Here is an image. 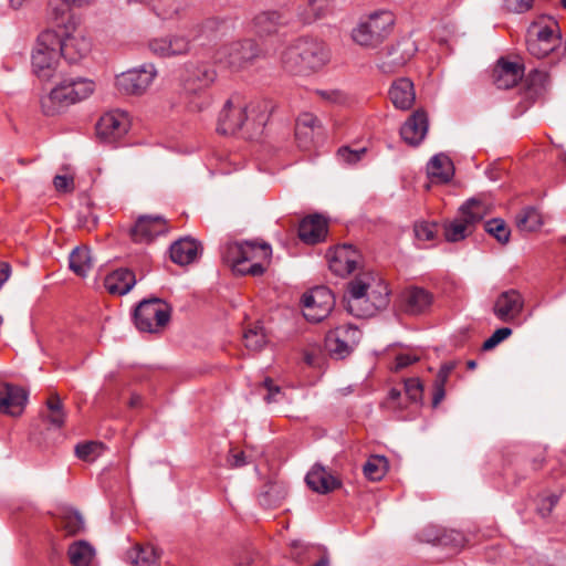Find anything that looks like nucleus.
Returning <instances> with one entry per match:
<instances>
[{
  "mask_svg": "<svg viewBox=\"0 0 566 566\" xmlns=\"http://www.w3.org/2000/svg\"><path fill=\"white\" fill-rule=\"evenodd\" d=\"M389 294L388 285L380 275L373 271H363L347 283L345 307L355 317H371L387 307Z\"/></svg>",
  "mask_w": 566,
  "mask_h": 566,
  "instance_id": "obj_1",
  "label": "nucleus"
},
{
  "mask_svg": "<svg viewBox=\"0 0 566 566\" xmlns=\"http://www.w3.org/2000/svg\"><path fill=\"white\" fill-rule=\"evenodd\" d=\"M95 90L93 81L85 77H64L46 95L41 96L40 106L45 116H54L69 106L90 97Z\"/></svg>",
  "mask_w": 566,
  "mask_h": 566,
  "instance_id": "obj_2",
  "label": "nucleus"
},
{
  "mask_svg": "<svg viewBox=\"0 0 566 566\" xmlns=\"http://www.w3.org/2000/svg\"><path fill=\"white\" fill-rule=\"evenodd\" d=\"M272 249L268 243L251 241L228 243L222 252L223 260L241 275L260 276L264 273V262L269 261Z\"/></svg>",
  "mask_w": 566,
  "mask_h": 566,
  "instance_id": "obj_3",
  "label": "nucleus"
},
{
  "mask_svg": "<svg viewBox=\"0 0 566 566\" xmlns=\"http://www.w3.org/2000/svg\"><path fill=\"white\" fill-rule=\"evenodd\" d=\"M396 17L390 10H376L369 13L352 31V39L364 48H377L392 32Z\"/></svg>",
  "mask_w": 566,
  "mask_h": 566,
  "instance_id": "obj_4",
  "label": "nucleus"
},
{
  "mask_svg": "<svg viewBox=\"0 0 566 566\" xmlns=\"http://www.w3.org/2000/svg\"><path fill=\"white\" fill-rule=\"evenodd\" d=\"M560 32L557 21L548 15L534 20L526 32V45L531 55L543 59L560 44Z\"/></svg>",
  "mask_w": 566,
  "mask_h": 566,
  "instance_id": "obj_5",
  "label": "nucleus"
},
{
  "mask_svg": "<svg viewBox=\"0 0 566 566\" xmlns=\"http://www.w3.org/2000/svg\"><path fill=\"white\" fill-rule=\"evenodd\" d=\"M59 44V33L53 29H46L38 36L32 53V69L42 81L51 80L57 70L61 57Z\"/></svg>",
  "mask_w": 566,
  "mask_h": 566,
  "instance_id": "obj_6",
  "label": "nucleus"
},
{
  "mask_svg": "<svg viewBox=\"0 0 566 566\" xmlns=\"http://www.w3.org/2000/svg\"><path fill=\"white\" fill-rule=\"evenodd\" d=\"M170 306L160 298L154 297L142 301L134 313L136 327L140 332L158 333L169 322Z\"/></svg>",
  "mask_w": 566,
  "mask_h": 566,
  "instance_id": "obj_7",
  "label": "nucleus"
},
{
  "mask_svg": "<svg viewBox=\"0 0 566 566\" xmlns=\"http://www.w3.org/2000/svg\"><path fill=\"white\" fill-rule=\"evenodd\" d=\"M259 52L253 40L233 41L218 49L216 60L229 70L238 72L250 66L259 56Z\"/></svg>",
  "mask_w": 566,
  "mask_h": 566,
  "instance_id": "obj_8",
  "label": "nucleus"
},
{
  "mask_svg": "<svg viewBox=\"0 0 566 566\" xmlns=\"http://www.w3.org/2000/svg\"><path fill=\"white\" fill-rule=\"evenodd\" d=\"M59 33V52L69 63H77L91 52V41L85 36L78 24H65Z\"/></svg>",
  "mask_w": 566,
  "mask_h": 566,
  "instance_id": "obj_9",
  "label": "nucleus"
},
{
  "mask_svg": "<svg viewBox=\"0 0 566 566\" xmlns=\"http://www.w3.org/2000/svg\"><path fill=\"white\" fill-rule=\"evenodd\" d=\"M304 317L313 323L326 318L335 306V296L326 286H316L302 298Z\"/></svg>",
  "mask_w": 566,
  "mask_h": 566,
  "instance_id": "obj_10",
  "label": "nucleus"
},
{
  "mask_svg": "<svg viewBox=\"0 0 566 566\" xmlns=\"http://www.w3.org/2000/svg\"><path fill=\"white\" fill-rule=\"evenodd\" d=\"M360 332L350 324L329 331L325 337V347L332 357H347L358 344Z\"/></svg>",
  "mask_w": 566,
  "mask_h": 566,
  "instance_id": "obj_11",
  "label": "nucleus"
},
{
  "mask_svg": "<svg viewBox=\"0 0 566 566\" xmlns=\"http://www.w3.org/2000/svg\"><path fill=\"white\" fill-rule=\"evenodd\" d=\"M217 72L205 63L188 62L184 65L180 82L189 94H197L212 85Z\"/></svg>",
  "mask_w": 566,
  "mask_h": 566,
  "instance_id": "obj_12",
  "label": "nucleus"
},
{
  "mask_svg": "<svg viewBox=\"0 0 566 566\" xmlns=\"http://www.w3.org/2000/svg\"><path fill=\"white\" fill-rule=\"evenodd\" d=\"M157 71L154 65H144L119 74L116 77V87L119 92L129 95H142L151 85Z\"/></svg>",
  "mask_w": 566,
  "mask_h": 566,
  "instance_id": "obj_13",
  "label": "nucleus"
},
{
  "mask_svg": "<svg viewBox=\"0 0 566 566\" xmlns=\"http://www.w3.org/2000/svg\"><path fill=\"white\" fill-rule=\"evenodd\" d=\"M249 116L245 104L239 96L229 98L218 117V132L224 135L234 134L247 124Z\"/></svg>",
  "mask_w": 566,
  "mask_h": 566,
  "instance_id": "obj_14",
  "label": "nucleus"
},
{
  "mask_svg": "<svg viewBox=\"0 0 566 566\" xmlns=\"http://www.w3.org/2000/svg\"><path fill=\"white\" fill-rule=\"evenodd\" d=\"M148 49L159 57L185 56L191 51V40L189 36L178 33L168 34L150 39Z\"/></svg>",
  "mask_w": 566,
  "mask_h": 566,
  "instance_id": "obj_15",
  "label": "nucleus"
},
{
  "mask_svg": "<svg viewBox=\"0 0 566 566\" xmlns=\"http://www.w3.org/2000/svg\"><path fill=\"white\" fill-rule=\"evenodd\" d=\"M130 122L126 112L116 109L105 113L96 124L97 136L106 142L114 143L128 132Z\"/></svg>",
  "mask_w": 566,
  "mask_h": 566,
  "instance_id": "obj_16",
  "label": "nucleus"
},
{
  "mask_svg": "<svg viewBox=\"0 0 566 566\" xmlns=\"http://www.w3.org/2000/svg\"><path fill=\"white\" fill-rule=\"evenodd\" d=\"M28 402V392L20 386L0 380V413L20 417Z\"/></svg>",
  "mask_w": 566,
  "mask_h": 566,
  "instance_id": "obj_17",
  "label": "nucleus"
},
{
  "mask_svg": "<svg viewBox=\"0 0 566 566\" xmlns=\"http://www.w3.org/2000/svg\"><path fill=\"white\" fill-rule=\"evenodd\" d=\"M329 269L338 276L350 274L359 264L360 254L350 244L338 245L327 253Z\"/></svg>",
  "mask_w": 566,
  "mask_h": 566,
  "instance_id": "obj_18",
  "label": "nucleus"
},
{
  "mask_svg": "<svg viewBox=\"0 0 566 566\" xmlns=\"http://www.w3.org/2000/svg\"><path fill=\"white\" fill-rule=\"evenodd\" d=\"M168 232L167 221L160 216H142L137 219L129 234L136 243H149L156 237Z\"/></svg>",
  "mask_w": 566,
  "mask_h": 566,
  "instance_id": "obj_19",
  "label": "nucleus"
},
{
  "mask_svg": "<svg viewBox=\"0 0 566 566\" xmlns=\"http://www.w3.org/2000/svg\"><path fill=\"white\" fill-rule=\"evenodd\" d=\"M290 23V15L285 10H264L254 15L253 31L260 36L272 35Z\"/></svg>",
  "mask_w": 566,
  "mask_h": 566,
  "instance_id": "obj_20",
  "label": "nucleus"
},
{
  "mask_svg": "<svg viewBox=\"0 0 566 566\" xmlns=\"http://www.w3.org/2000/svg\"><path fill=\"white\" fill-rule=\"evenodd\" d=\"M303 48V75L321 70L328 62V52L323 42L301 38Z\"/></svg>",
  "mask_w": 566,
  "mask_h": 566,
  "instance_id": "obj_21",
  "label": "nucleus"
},
{
  "mask_svg": "<svg viewBox=\"0 0 566 566\" xmlns=\"http://www.w3.org/2000/svg\"><path fill=\"white\" fill-rule=\"evenodd\" d=\"M524 298L514 289L502 292L493 306L494 315L502 322H510L516 318L523 311Z\"/></svg>",
  "mask_w": 566,
  "mask_h": 566,
  "instance_id": "obj_22",
  "label": "nucleus"
},
{
  "mask_svg": "<svg viewBox=\"0 0 566 566\" xmlns=\"http://www.w3.org/2000/svg\"><path fill=\"white\" fill-rule=\"evenodd\" d=\"M415 52L416 46L412 41L401 40L382 55L379 67L386 73L396 72L413 56Z\"/></svg>",
  "mask_w": 566,
  "mask_h": 566,
  "instance_id": "obj_23",
  "label": "nucleus"
},
{
  "mask_svg": "<svg viewBox=\"0 0 566 566\" xmlns=\"http://www.w3.org/2000/svg\"><path fill=\"white\" fill-rule=\"evenodd\" d=\"M428 114L422 108L415 111L400 128L401 138L409 145H419L427 135Z\"/></svg>",
  "mask_w": 566,
  "mask_h": 566,
  "instance_id": "obj_24",
  "label": "nucleus"
},
{
  "mask_svg": "<svg viewBox=\"0 0 566 566\" xmlns=\"http://www.w3.org/2000/svg\"><path fill=\"white\" fill-rule=\"evenodd\" d=\"M226 23L219 18H207L198 21L189 29L191 42L208 44L224 34Z\"/></svg>",
  "mask_w": 566,
  "mask_h": 566,
  "instance_id": "obj_25",
  "label": "nucleus"
},
{
  "mask_svg": "<svg viewBox=\"0 0 566 566\" xmlns=\"http://www.w3.org/2000/svg\"><path fill=\"white\" fill-rule=\"evenodd\" d=\"M523 66L501 57L492 72L493 83L497 88L509 90L515 86L523 77Z\"/></svg>",
  "mask_w": 566,
  "mask_h": 566,
  "instance_id": "obj_26",
  "label": "nucleus"
},
{
  "mask_svg": "<svg viewBox=\"0 0 566 566\" xmlns=\"http://www.w3.org/2000/svg\"><path fill=\"white\" fill-rule=\"evenodd\" d=\"M327 221L319 214L305 217L298 226V238L306 244H316L325 240Z\"/></svg>",
  "mask_w": 566,
  "mask_h": 566,
  "instance_id": "obj_27",
  "label": "nucleus"
},
{
  "mask_svg": "<svg viewBox=\"0 0 566 566\" xmlns=\"http://www.w3.org/2000/svg\"><path fill=\"white\" fill-rule=\"evenodd\" d=\"M305 481L308 488L319 494H327L340 488V481L334 476L326 468L315 464L306 474Z\"/></svg>",
  "mask_w": 566,
  "mask_h": 566,
  "instance_id": "obj_28",
  "label": "nucleus"
},
{
  "mask_svg": "<svg viewBox=\"0 0 566 566\" xmlns=\"http://www.w3.org/2000/svg\"><path fill=\"white\" fill-rule=\"evenodd\" d=\"M403 311L410 315L426 313L433 303V295L423 287L411 286L402 294Z\"/></svg>",
  "mask_w": 566,
  "mask_h": 566,
  "instance_id": "obj_29",
  "label": "nucleus"
},
{
  "mask_svg": "<svg viewBox=\"0 0 566 566\" xmlns=\"http://www.w3.org/2000/svg\"><path fill=\"white\" fill-rule=\"evenodd\" d=\"M201 249L200 242L186 237L175 241L170 245V259L179 265H188L198 259Z\"/></svg>",
  "mask_w": 566,
  "mask_h": 566,
  "instance_id": "obj_30",
  "label": "nucleus"
},
{
  "mask_svg": "<svg viewBox=\"0 0 566 566\" xmlns=\"http://www.w3.org/2000/svg\"><path fill=\"white\" fill-rule=\"evenodd\" d=\"M389 98L396 108L410 109L416 101L413 83L406 77L396 80L389 90Z\"/></svg>",
  "mask_w": 566,
  "mask_h": 566,
  "instance_id": "obj_31",
  "label": "nucleus"
},
{
  "mask_svg": "<svg viewBox=\"0 0 566 566\" xmlns=\"http://www.w3.org/2000/svg\"><path fill=\"white\" fill-rule=\"evenodd\" d=\"M245 107L249 116V119H247V126H250L251 130L255 133L262 132L274 109L272 101L255 99L249 105H245Z\"/></svg>",
  "mask_w": 566,
  "mask_h": 566,
  "instance_id": "obj_32",
  "label": "nucleus"
},
{
  "mask_svg": "<svg viewBox=\"0 0 566 566\" xmlns=\"http://www.w3.org/2000/svg\"><path fill=\"white\" fill-rule=\"evenodd\" d=\"M136 284L135 273L128 269H117L106 275L104 286L112 295H125Z\"/></svg>",
  "mask_w": 566,
  "mask_h": 566,
  "instance_id": "obj_33",
  "label": "nucleus"
},
{
  "mask_svg": "<svg viewBox=\"0 0 566 566\" xmlns=\"http://www.w3.org/2000/svg\"><path fill=\"white\" fill-rule=\"evenodd\" d=\"M490 212L491 207L489 203L479 198H471L460 207L459 218L474 231L475 226Z\"/></svg>",
  "mask_w": 566,
  "mask_h": 566,
  "instance_id": "obj_34",
  "label": "nucleus"
},
{
  "mask_svg": "<svg viewBox=\"0 0 566 566\" xmlns=\"http://www.w3.org/2000/svg\"><path fill=\"white\" fill-rule=\"evenodd\" d=\"M77 8L72 0H50L49 14L56 24L57 31L65 29V24H78V20L73 14L72 9Z\"/></svg>",
  "mask_w": 566,
  "mask_h": 566,
  "instance_id": "obj_35",
  "label": "nucleus"
},
{
  "mask_svg": "<svg viewBox=\"0 0 566 566\" xmlns=\"http://www.w3.org/2000/svg\"><path fill=\"white\" fill-rule=\"evenodd\" d=\"M148 6L161 20H172L181 15L187 8L186 0H138Z\"/></svg>",
  "mask_w": 566,
  "mask_h": 566,
  "instance_id": "obj_36",
  "label": "nucleus"
},
{
  "mask_svg": "<svg viewBox=\"0 0 566 566\" xmlns=\"http://www.w3.org/2000/svg\"><path fill=\"white\" fill-rule=\"evenodd\" d=\"M427 172L433 181L447 184L454 175V167L447 155L438 154L428 163Z\"/></svg>",
  "mask_w": 566,
  "mask_h": 566,
  "instance_id": "obj_37",
  "label": "nucleus"
},
{
  "mask_svg": "<svg viewBox=\"0 0 566 566\" xmlns=\"http://www.w3.org/2000/svg\"><path fill=\"white\" fill-rule=\"evenodd\" d=\"M302 55V39H298L282 52L281 63L284 70L294 75H303Z\"/></svg>",
  "mask_w": 566,
  "mask_h": 566,
  "instance_id": "obj_38",
  "label": "nucleus"
},
{
  "mask_svg": "<svg viewBox=\"0 0 566 566\" xmlns=\"http://www.w3.org/2000/svg\"><path fill=\"white\" fill-rule=\"evenodd\" d=\"M457 367V361H448L441 365L433 381L432 407L436 408L444 399L446 384L451 373Z\"/></svg>",
  "mask_w": 566,
  "mask_h": 566,
  "instance_id": "obj_39",
  "label": "nucleus"
},
{
  "mask_svg": "<svg viewBox=\"0 0 566 566\" xmlns=\"http://www.w3.org/2000/svg\"><path fill=\"white\" fill-rule=\"evenodd\" d=\"M93 268L91 250L87 247H77L70 254V269L78 276H86Z\"/></svg>",
  "mask_w": 566,
  "mask_h": 566,
  "instance_id": "obj_40",
  "label": "nucleus"
},
{
  "mask_svg": "<svg viewBox=\"0 0 566 566\" xmlns=\"http://www.w3.org/2000/svg\"><path fill=\"white\" fill-rule=\"evenodd\" d=\"M516 227L523 232H533L538 230L542 224V216L534 207H526L522 209L515 218Z\"/></svg>",
  "mask_w": 566,
  "mask_h": 566,
  "instance_id": "obj_41",
  "label": "nucleus"
},
{
  "mask_svg": "<svg viewBox=\"0 0 566 566\" xmlns=\"http://www.w3.org/2000/svg\"><path fill=\"white\" fill-rule=\"evenodd\" d=\"M319 127L318 118L312 113H302L296 119L295 136L300 142L312 140L313 132Z\"/></svg>",
  "mask_w": 566,
  "mask_h": 566,
  "instance_id": "obj_42",
  "label": "nucleus"
},
{
  "mask_svg": "<svg viewBox=\"0 0 566 566\" xmlns=\"http://www.w3.org/2000/svg\"><path fill=\"white\" fill-rule=\"evenodd\" d=\"M127 557L134 566H157L158 555L151 545L136 546L128 551Z\"/></svg>",
  "mask_w": 566,
  "mask_h": 566,
  "instance_id": "obj_43",
  "label": "nucleus"
},
{
  "mask_svg": "<svg viewBox=\"0 0 566 566\" xmlns=\"http://www.w3.org/2000/svg\"><path fill=\"white\" fill-rule=\"evenodd\" d=\"M67 555L73 566H88L93 559L94 549L86 542L78 541L69 547Z\"/></svg>",
  "mask_w": 566,
  "mask_h": 566,
  "instance_id": "obj_44",
  "label": "nucleus"
},
{
  "mask_svg": "<svg viewBox=\"0 0 566 566\" xmlns=\"http://www.w3.org/2000/svg\"><path fill=\"white\" fill-rule=\"evenodd\" d=\"M48 413L45 420L56 428H61L65 422V411L59 394L53 392L49 396L46 402Z\"/></svg>",
  "mask_w": 566,
  "mask_h": 566,
  "instance_id": "obj_45",
  "label": "nucleus"
},
{
  "mask_svg": "<svg viewBox=\"0 0 566 566\" xmlns=\"http://www.w3.org/2000/svg\"><path fill=\"white\" fill-rule=\"evenodd\" d=\"M329 10V0H308L306 7L298 14L304 23L310 24L324 18Z\"/></svg>",
  "mask_w": 566,
  "mask_h": 566,
  "instance_id": "obj_46",
  "label": "nucleus"
},
{
  "mask_svg": "<svg viewBox=\"0 0 566 566\" xmlns=\"http://www.w3.org/2000/svg\"><path fill=\"white\" fill-rule=\"evenodd\" d=\"M365 476L370 481H380L388 471V460L384 455H370L363 467Z\"/></svg>",
  "mask_w": 566,
  "mask_h": 566,
  "instance_id": "obj_47",
  "label": "nucleus"
},
{
  "mask_svg": "<svg viewBox=\"0 0 566 566\" xmlns=\"http://www.w3.org/2000/svg\"><path fill=\"white\" fill-rule=\"evenodd\" d=\"M473 231L470 229L459 216L452 221H448L443 224V235L448 242H459L464 240L467 237L472 234Z\"/></svg>",
  "mask_w": 566,
  "mask_h": 566,
  "instance_id": "obj_48",
  "label": "nucleus"
},
{
  "mask_svg": "<svg viewBox=\"0 0 566 566\" xmlns=\"http://www.w3.org/2000/svg\"><path fill=\"white\" fill-rule=\"evenodd\" d=\"M484 230L502 244H506L510 241L511 230L503 219L494 218L486 221Z\"/></svg>",
  "mask_w": 566,
  "mask_h": 566,
  "instance_id": "obj_49",
  "label": "nucleus"
},
{
  "mask_svg": "<svg viewBox=\"0 0 566 566\" xmlns=\"http://www.w3.org/2000/svg\"><path fill=\"white\" fill-rule=\"evenodd\" d=\"M548 83V74L544 71L533 70L526 77V85L531 96H541Z\"/></svg>",
  "mask_w": 566,
  "mask_h": 566,
  "instance_id": "obj_50",
  "label": "nucleus"
},
{
  "mask_svg": "<svg viewBox=\"0 0 566 566\" xmlns=\"http://www.w3.org/2000/svg\"><path fill=\"white\" fill-rule=\"evenodd\" d=\"M243 342L248 349L254 352L261 350L266 343L263 328L255 326L247 329L243 334Z\"/></svg>",
  "mask_w": 566,
  "mask_h": 566,
  "instance_id": "obj_51",
  "label": "nucleus"
},
{
  "mask_svg": "<svg viewBox=\"0 0 566 566\" xmlns=\"http://www.w3.org/2000/svg\"><path fill=\"white\" fill-rule=\"evenodd\" d=\"M61 527H63L67 534L74 535L83 530L84 522L78 512L71 511L62 516Z\"/></svg>",
  "mask_w": 566,
  "mask_h": 566,
  "instance_id": "obj_52",
  "label": "nucleus"
},
{
  "mask_svg": "<svg viewBox=\"0 0 566 566\" xmlns=\"http://www.w3.org/2000/svg\"><path fill=\"white\" fill-rule=\"evenodd\" d=\"M405 391L412 402H420L423 395V385L419 378H408L405 381Z\"/></svg>",
  "mask_w": 566,
  "mask_h": 566,
  "instance_id": "obj_53",
  "label": "nucleus"
},
{
  "mask_svg": "<svg viewBox=\"0 0 566 566\" xmlns=\"http://www.w3.org/2000/svg\"><path fill=\"white\" fill-rule=\"evenodd\" d=\"M437 223L434 222H418L415 224L413 231L418 240L430 241L437 234Z\"/></svg>",
  "mask_w": 566,
  "mask_h": 566,
  "instance_id": "obj_54",
  "label": "nucleus"
},
{
  "mask_svg": "<svg viewBox=\"0 0 566 566\" xmlns=\"http://www.w3.org/2000/svg\"><path fill=\"white\" fill-rule=\"evenodd\" d=\"M365 154L366 148L350 149L348 146H343L337 150L338 159L349 165L358 163Z\"/></svg>",
  "mask_w": 566,
  "mask_h": 566,
  "instance_id": "obj_55",
  "label": "nucleus"
},
{
  "mask_svg": "<svg viewBox=\"0 0 566 566\" xmlns=\"http://www.w3.org/2000/svg\"><path fill=\"white\" fill-rule=\"evenodd\" d=\"M316 94L331 104L343 105L348 102V96L340 90H319Z\"/></svg>",
  "mask_w": 566,
  "mask_h": 566,
  "instance_id": "obj_56",
  "label": "nucleus"
},
{
  "mask_svg": "<svg viewBox=\"0 0 566 566\" xmlns=\"http://www.w3.org/2000/svg\"><path fill=\"white\" fill-rule=\"evenodd\" d=\"M559 495L551 493L547 495H541L537 503V512L541 516L546 517L551 514L554 506L557 504Z\"/></svg>",
  "mask_w": 566,
  "mask_h": 566,
  "instance_id": "obj_57",
  "label": "nucleus"
},
{
  "mask_svg": "<svg viewBox=\"0 0 566 566\" xmlns=\"http://www.w3.org/2000/svg\"><path fill=\"white\" fill-rule=\"evenodd\" d=\"M512 334L509 327L497 328L482 345L483 350H491Z\"/></svg>",
  "mask_w": 566,
  "mask_h": 566,
  "instance_id": "obj_58",
  "label": "nucleus"
},
{
  "mask_svg": "<svg viewBox=\"0 0 566 566\" xmlns=\"http://www.w3.org/2000/svg\"><path fill=\"white\" fill-rule=\"evenodd\" d=\"M98 448H101V444L93 441L80 443L75 447V454L81 460L92 461Z\"/></svg>",
  "mask_w": 566,
  "mask_h": 566,
  "instance_id": "obj_59",
  "label": "nucleus"
},
{
  "mask_svg": "<svg viewBox=\"0 0 566 566\" xmlns=\"http://www.w3.org/2000/svg\"><path fill=\"white\" fill-rule=\"evenodd\" d=\"M534 0H504V7L507 11L514 13H524L533 8Z\"/></svg>",
  "mask_w": 566,
  "mask_h": 566,
  "instance_id": "obj_60",
  "label": "nucleus"
},
{
  "mask_svg": "<svg viewBox=\"0 0 566 566\" xmlns=\"http://www.w3.org/2000/svg\"><path fill=\"white\" fill-rule=\"evenodd\" d=\"M262 387L268 391V394L264 396V400L268 403L279 401L277 397L282 395L281 387L275 385L271 378H265L262 382Z\"/></svg>",
  "mask_w": 566,
  "mask_h": 566,
  "instance_id": "obj_61",
  "label": "nucleus"
},
{
  "mask_svg": "<svg viewBox=\"0 0 566 566\" xmlns=\"http://www.w3.org/2000/svg\"><path fill=\"white\" fill-rule=\"evenodd\" d=\"M53 185L57 191H72L74 188V181L72 177L57 175L53 179Z\"/></svg>",
  "mask_w": 566,
  "mask_h": 566,
  "instance_id": "obj_62",
  "label": "nucleus"
},
{
  "mask_svg": "<svg viewBox=\"0 0 566 566\" xmlns=\"http://www.w3.org/2000/svg\"><path fill=\"white\" fill-rule=\"evenodd\" d=\"M228 463L232 468H240L248 463L243 451L231 449L227 459Z\"/></svg>",
  "mask_w": 566,
  "mask_h": 566,
  "instance_id": "obj_63",
  "label": "nucleus"
},
{
  "mask_svg": "<svg viewBox=\"0 0 566 566\" xmlns=\"http://www.w3.org/2000/svg\"><path fill=\"white\" fill-rule=\"evenodd\" d=\"M417 360H418L417 357L411 356L409 354H399L396 357V367H395V369L396 370H400L402 368H406V367L410 366L411 364L416 363Z\"/></svg>",
  "mask_w": 566,
  "mask_h": 566,
  "instance_id": "obj_64",
  "label": "nucleus"
}]
</instances>
